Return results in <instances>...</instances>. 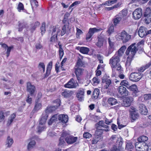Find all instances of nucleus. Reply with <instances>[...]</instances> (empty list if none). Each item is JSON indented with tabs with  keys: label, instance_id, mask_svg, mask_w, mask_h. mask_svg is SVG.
<instances>
[{
	"label": "nucleus",
	"instance_id": "obj_15",
	"mask_svg": "<svg viewBox=\"0 0 151 151\" xmlns=\"http://www.w3.org/2000/svg\"><path fill=\"white\" fill-rule=\"evenodd\" d=\"M84 90L82 88H80L78 91L76 96L78 101H81L84 100Z\"/></svg>",
	"mask_w": 151,
	"mask_h": 151
},
{
	"label": "nucleus",
	"instance_id": "obj_21",
	"mask_svg": "<svg viewBox=\"0 0 151 151\" xmlns=\"http://www.w3.org/2000/svg\"><path fill=\"white\" fill-rule=\"evenodd\" d=\"M139 110L140 112L142 114L146 115L147 113V110L146 106L142 104H140L139 105Z\"/></svg>",
	"mask_w": 151,
	"mask_h": 151
},
{
	"label": "nucleus",
	"instance_id": "obj_36",
	"mask_svg": "<svg viewBox=\"0 0 151 151\" xmlns=\"http://www.w3.org/2000/svg\"><path fill=\"white\" fill-rule=\"evenodd\" d=\"M58 115L56 114L53 115L50 119L48 124L49 125H51L52 122L57 121L58 120Z\"/></svg>",
	"mask_w": 151,
	"mask_h": 151
},
{
	"label": "nucleus",
	"instance_id": "obj_23",
	"mask_svg": "<svg viewBox=\"0 0 151 151\" xmlns=\"http://www.w3.org/2000/svg\"><path fill=\"white\" fill-rule=\"evenodd\" d=\"M83 71V69L79 68H76L75 70V73L78 82L81 80V76L82 74Z\"/></svg>",
	"mask_w": 151,
	"mask_h": 151
},
{
	"label": "nucleus",
	"instance_id": "obj_17",
	"mask_svg": "<svg viewBox=\"0 0 151 151\" xmlns=\"http://www.w3.org/2000/svg\"><path fill=\"white\" fill-rule=\"evenodd\" d=\"M79 86L78 84L77 83H75L73 78H71L70 80L67 83V88H76Z\"/></svg>",
	"mask_w": 151,
	"mask_h": 151
},
{
	"label": "nucleus",
	"instance_id": "obj_54",
	"mask_svg": "<svg viewBox=\"0 0 151 151\" xmlns=\"http://www.w3.org/2000/svg\"><path fill=\"white\" fill-rule=\"evenodd\" d=\"M105 82L106 85H105L104 87L106 89H107L111 84V81L110 79H107L105 81Z\"/></svg>",
	"mask_w": 151,
	"mask_h": 151
},
{
	"label": "nucleus",
	"instance_id": "obj_1",
	"mask_svg": "<svg viewBox=\"0 0 151 151\" xmlns=\"http://www.w3.org/2000/svg\"><path fill=\"white\" fill-rule=\"evenodd\" d=\"M54 103H55V105L54 106L48 107L47 109L46 110V112L43 113L41 118L39 124L41 125H43L45 124L47 120L48 117V115L47 112L50 111V109H52L53 110H55L56 109L58 106L60 105V100L59 99H57L54 101Z\"/></svg>",
	"mask_w": 151,
	"mask_h": 151
},
{
	"label": "nucleus",
	"instance_id": "obj_5",
	"mask_svg": "<svg viewBox=\"0 0 151 151\" xmlns=\"http://www.w3.org/2000/svg\"><path fill=\"white\" fill-rule=\"evenodd\" d=\"M102 30V29L101 28L97 29L96 28H90L86 35V40L87 41H90L92 39V36L95 33L101 31Z\"/></svg>",
	"mask_w": 151,
	"mask_h": 151
},
{
	"label": "nucleus",
	"instance_id": "obj_3",
	"mask_svg": "<svg viewBox=\"0 0 151 151\" xmlns=\"http://www.w3.org/2000/svg\"><path fill=\"white\" fill-rule=\"evenodd\" d=\"M138 49L137 47V45L136 44H132L129 46L125 52L126 55H129L130 57H133L135 55Z\"/></svg>",
	"mask_w": 151,
	"mask_h": 151
},
{
	"label": "nucleus",
	"instance_id": "obj_11",
	"mask_svg": "<svg viewBox=\"0 0 151 151\" xmlns=\"http://www.w3.org/2000/svg\"><path fill=\"white\" fill-rule=\"evenodd\" d=\"M135 147L136 148L141 149L142 151H147L148 149V145L145 142L141 143L136 142Z\"/></svg>",
	"mask_w": 151,
	"mask_h": 151
},
{
	"label": "nucleus",
	"instance_id": "obj_50",
	"mask_svg": "<svg viewBox=\"0 0 151 151\" xmlns=\"http://www.w3.org/2000/svg\"><path fill=\"white\" fill-rule=\"evenodd\" d=\"M92 81L93 83V85L95 86L99 83L100 80L97 78L94 77L92 79Z\"/></svg>",
	"mask_w": 151,
	"mask_h": 151
},
{
	"label": "nucleus",
	"instance_id": "obj_52",
	"mask_svg": "<svg viewBox=\"0 0 151 151\" xmlns=\"http://www.w3.org/2000/svg\"><path fill=\"white\" fill-rule=\"evenodd\" d=\"M120 84L122 86H124L127 88H128V86H129L128 82L125 80L122 81Z\"/></svg>",
	"mask_w": 151,
	"mask_h": 151
},
{
	"label": "nucleus",
	"instance_id": "obj_49",
	"mask_svg": "<svg viewBox=\"0 0 151 151\" xmlns=\"http://www.w3.org/2000/svg\"><path fill=\"white\" fill-rule=\"evenodd\" d=\"M40 30L41 34L42 35L45 33L46 31L45 24V22L42 23V26L40 28Z\"/></svg>",
	"mask_w": 151,
	"mask_h": 151
},
{
	"label": "nucleus",
	"instance_id": "obj_24",
	"mask_svg": "<svg viewBox=\"0 0 151 151\" xmlns=\"http://www.w3.org/2000/svg\"><path fill=\"white\" fill-rule=\"evenodd\" d=\"M77 50L80 52L84 54H87L89 51V49L88 48L83 47H76Z\"/></svg>",
	"mask_w": 151,
	"mask_h": 151
},
{
	"label": "nucleus",
	"instance_id": "obj_16",
	"mask_svg": "<svg viewBox=\"0 0 151 151\" xmlns=\"http://www.w3.org/2000/svg\"><path fill=\"white\" fill-rule=\"evenodd\" d=\"M131 118L134 120H135L139 117V114L135 111V108L133 107H131L129 109Z\"/></svg>",
	"mask_w": 151,
	"mask_h": 151
},
{
	"label": "nucleus",
	"instance_id": "obj_12",
	"mask_svg": "<svg viewBox=\"0 0 151 151\" xmlns=\"http://www.w3.org/2000/svg\"><path fill=\"white\" fill-rule=\"evenodd\" d=\"M66 141V132H63L59 139L58 145L61 147H63L65 144Z\"/></svg>",
	"mask_w": 151,
	"mask_h": 151
},
{
	"label": "nucleus",
	"instance_id": "obj_60",
	"mask_svg": "<svg viewBox=\"0 0 151 151\" xmlns=\"http://www.w3.org/2000/svg\"><path fill=\"white\" fill-rule=\"evenodd\" d=\"M144 98L145 100H147L151 99V93L145 94L144 96Z\"/></svg>",
	"mask_w": 151,
	"mask_h": 151
},
{
	"label": "nucleus",
	"instance_id": "obj_37",
	"mask_svg": "<svg viewBox=\"0 0 151 151\" xmlns=\"http://www.w3.org/2000/svg\"><path fill=\"white\" fill-rule=\"evenodd\" d=\"M17 10L19 12L23 11L26 12V10L24 9V5L21 2H19L18 5Z\"/></svg>",
	"mask_w": 151,
	"mask_h": 151
},
{
	"label": "nucleus",
	"instance_id": "obj_53",
	"mask_svg": "<svg viewBox=\"0 0 151 151\" xmlns=\"http://www.w3.org/2000/svg\"><path fill=\"white\" fill-rule=\"evenodd\" d=\"M59 55H60V58L61 60L63 55L64 52L63 50V48L61 47V46L60 45H59Z\"/></svg>",
	"mask_w": 151,
	"mask_h": 151
},
{
	"label": "nucleus",
	"instance_id": "obj_32",
	"mask_svg": "<svg viewBox=\"0 0 151 151\" xmlns=\"http://www.w3.org/2000/svg\"><path fill=\"white\" fill-rule=\"evenodd\" d=\"M126 49V47L125 45L122 46L120 49L118 50V52L115 53L117 54L118 55L121 57L123 54L125 50Z\"/></svg>",
	"mask_w": 151,
	"mask_h": 151
},
{
	"label": "nucleus",
	"instance_id": "obj_31",
	"mask_svg": "<svg viewBox=\"0 0 151 151\" xmlns=\"http://www.w3.org/2000/svg\"><path fill=\"white\" fill-rule=\"evenodd\" d=\"M13 142L14 141L9 136H8L6 142V145H7V147H10Z\"/></svg>",
	"mask_w": 151,
	"mask_h": 151
},
{
	"label": "nucleus",
	"instance_id": "obj_35",
	"mask_svg": "<svg viewBox=\"0 0 151 151\" xmlns=\"http://www.w3.org/2000/svg\"><path fill=\"white\" fill-rule=\"evenodd\" d=\"M65 115L64 114H61L59 115H58V119L60 121L62 124H65L66 117Z\"/></svg>",
	"mask_w": 151,
	"mask_h": 151
},
{
	"label": "nucleus",
	"instance_id": "obj_57",
	"mask_svg": "<svg viewBox=\"0 0 151 151\" xmlns=\"http://www.w3.org/2000/svg\"><path fill=\"white\" fill-rule=\"evenodd\" d=\"M38 67L40 69L42 68L43 72H44L45 70V65L44 63L42 62L40 63L38 65Z\"/></svg>",
	"mask_w": 151,
	"mask_h": 151
},
{
	"label": "nucleus",
	"instance_id": "obj_20",
	"mask_svg": "<svg viewBox=\"0 0 151 151\" xmlns=\"http://www.w3.org/2000/svg\"><path fill=\"white\" fill-rule=\"evenodd\" d=\"M138 34L142 38L146 36L147 35V34L145 28L142 26L140 27L138 30Z\"/></svg>",
	"mask_w": 151,
	"mask_h": 151
},
{
	"label": "nucleus",
	"instance_id": "obj_6",
	"mask_svg": "<svg viewBox=\"0 0 151 151\" xmlns=\"http://www.w3.org/2000/svg\"><path fill=\"white\" fill-rule=\"evenodd\" d=\"M143 76V74L140 73H132L130 75L129 78L131 81L137 82L139 81Z\"/></svg>",
	"mask_w": 151,
	"mask_h": 151
},
{
	"label": "nucleus",
	"instance_id": "obj_8",
	"mask_svg": "<svg viewBox=\"0 0 151 151\" xmlns=\"http://www.w3.org/2000/svg\"><path fill=\"white\" fill-rule=\"evenodd\" d=\"M97 41L96 43V45L99 47H101L103 45L104 42H106V38L103 35L100 34L97 37Z\"/></svg>",
	"mask_w": 151,
	"mask_h": 151
},
{
	"label": "nucleus",
	"instance_id": "obj_9",
	"mask_svg": "<svg viewBox=\"0 0 151 151\" xmlns=\"http://www.w3.org/2000/svg\"><path fill=\"white\" fill-rule=\"evenodd\" d=\"M69 131L67 132V143L68 144H73L76 142L77 139V137H75L73 135H69L70 134Z\"/></svg>",
	"mask_w": 151,
	"mask_h": 151
},
{
	"label": "nucleus",
	"instance_id": "obj_55",
	"mask_svg": "<svg viewBox=\"0 0 151 151\" xmlns=\"http://www.w3.org/2000/svg\"><path fill=\"white\" fill-rule=\"evenodd\" d=\"M76 37L77 38H79L80 35L83 33V32L81 30L78 28H76Z\"/></svg>",
	"mask_w": 151,
	"mask_h": 151
},
{
	"label": "nucleus",
	"instance_id": "obj_38",
	"mask_svg": "<svg viewBox=\"0 0 151 151\" xmlns=\"http://www.w3.org/2000/svg\"><path fill=\"white\" fill-rule=\"evenodd\" d=\"M102 137L101 136H96L93 138L92 141V143L93 144L96 143L98 141L102 139Z\"/></svg>",
	"mask_w": 151,
	"mask_h": 151
},
{
	"label": "nucleus",
	"instance_id": "obj_14",
	"mask_svg": "<svg viewBox=\"0 0 151 151\" xmlns=\"http://www.w3.org/2000/svg\"><path fill=\"white\" fill-rule=\"evenodd\" d=\"M119 94L122 96H127L128 94V91L126 88L122 86H121L118 88Z\"/></svg>",
	"mask_w": 151,
	"mask_h": 151
},
{
	"label": "nucleus",
	"instance_id": "obj_39",
	"mask_svg": "<svg viewBox=\"0 0 151 151\" xmlns=\"http://www.w3.org/2000/svg\"><path fill=\"white\" fill-rule=\"evenodd\" d=\"M121 20H122V19L118 15L116 16L113 20L114 25H116L118 24L119 23V22Z\"/></svg>",
	"mask_w": 151,
	"mask_h": 151
},
{
	"label": "nucleus",
	"instance_id": "obj_7",
	"mask_svg": "<svg viewBox=\"0 0 151 151\" xmlns=\"http://www.w3.org/2000/svg\"><path fill=\"white\" fill-rule=\"evenodd\" d=\"M60 31V29L58 27H53L52 34V36L50 38V41L52 43H56L57 42V35Z\"/></svg>",
	"mask_w": 151,
	"mask_h": 151
},
{
	"label": "nucleus",
	"instance_id": "obj_59",
	"mask_svg": "<svg viewBox=\"0 0 151 151\" xmlns=\"http://www.w3.org/2000/svg\"><path fill=\"white\" fill-rule=\"evenodd\" d=\"M97 57L99 61V63H103V56H102L100 54H99L97 55Z\"/></svg>",
	"mask_w": 151,
	"mask_h": 151
},
{
	"label": "nucleus",
	"instance_id": "obj_40",
	"mask_svg": "<svg viewBox=\"0 0 151 151\" xmlns=\"http://www.w3.org/2000/svg\"><path fill=\"white\" fill-rule=\"evenodd\" d=\"M121 146H119L118 148L117 146L115 145H113L109 151H122V150L120 147Z\"/></svg>",
	"mask_w": 151,
	"mask_h": 151
},
{
	"label": "nucleus",
	"instance_id": "obj_26",
	"mask_svg": "<svg viewBox=\"0 0 151 151\" xmlns=\"http://www.w3.org/2000/svg\"><path fill=\"white\" fill-rule=\"evenodd\" d=\"M36 137L31 138L30 139V142L28 145V149H30L33 147L35 145L36 143L35 139L36 138Z\"/></svg>",
	"mask_w": 151,
	"mask_h": 151
},
{
	"label": "nucleus",
	"instance_id": "obj_45",
	"mask_svg": "<svg viewBox=\"0 0 151 151\" xmlns=\"http://www.w3.org/2000/svg\"><path fill=\"white\" fill-rule=\"evenodd\" d=\"M66 62V58H64L61 62L60 64L61 68L62 70H65V65Z\"/></svg>",
	"mask_w": 151,
	"mask_h": 151
},
{
	"label": "nucleus",
	"instance_id": "obj_4",
	"mask_svg": "<svg viewBox=\"0 0 151 151\" xmlns=\"http://www.w3.org/2000/svg\"><path fill=\"white\" fill-rule=\"evenodd\" d=\"M116 37L117 38L122 40L124 43L128 42L130 39L131 36L125 31H123L121 33L118 34L116 36Z\"/></svg>",
	"mask_w": 151,
	"mask_h": 151
},
{
	"label": "nucleus",
	"instance_id": "obj_33",
	"mask_svg": "<svg viewBox=\"0 0 151 151\" xmlns=\"http://www.w3.org/2000/svg\"><path fill=\"white\" fill-rule=\"evenodd\" d=\"M108 103L111 106L115 105L117 103L116 99H115L111 97L109 98L108 100Z\"/></svg>",
	"mask_w": 151,
	"mask_h": 151
},
{
	"label": "nucleus",
	"instance_id": "obj_27",
	"mask_svg": "<svg viewBox=\"0 0 151 151\" xmlns=\"http://www.w3.org/2000/svg\"><path fill=\"white\" fill-rule=\"evenodd\" d=\"M151 65V62H150L147 63L141 67L139 69V71L143 72L146 69L148 68Z\"/></svg>",
	"mask_w": 151,
	"mask_h": 151
},
{
	"label": "nucleus",
	"instance_id": "obj_10",
	"mask_svg": "<svg viewBox=\"0 0 151 151\" xmlns=\"http://www.w3.org/2000/svg\"><path fill=\"white\" fill-rule=\"evenodd\" d=\"M110 142L113 143L115 142L119 143V146H121L122 145V139L121 137H117L116 135H112L111 138L109 139Z\"/></svg>",
	"mask_w": 151,
	"mask_h": 151
},
{
	"label": "nucleus",
	"instance_id": "obj_47",
	"mask_svg": "<svg viewBox=\"0 0 151 151\" xmlns=\"http://www.w3.org/2000/svg\"><path fill=\"white\" fill-rule=\"evenodd\" d=\"M144 17H145L144 21L146 24H148L151 22V15L148 16H144Z\"/></svg>",
	"mask_w": 151,
	"mask_h": 151
},
{
	"label": "nucleus",
	"instance_id": "obj_51",
	"mask_svg": "<svg viewBox=\"0 0 151 151\" xmlns=\"http://www.w3.org/2000/svg\"><path fill=\"white\" fill-rule=\"evenodd\" d=\"M30 1L32 8L35 6H38V3L37 0H30Z\"/></svg>",
	"mask_w": 151,
	"mask_h": 151
},
{
	"label": "nucleus",
	"instance_id": "obj_42",
	"mask_svg": "<svg viewBox=\"0 0 151 151\" xmlns=\"http://www.w3.org/2000/svg\"><path fill=\"white\" fill-rule=\"evenodd\" d=\"M15 116L16 115L14 114H13L11 115L7 124V126L11 124Z\"/></svg>",
	"mask_w": 151,
	"mask_h": 151
},
{
	"label": "nucleus",
	"instance_id": "obj_25",
	"mask_svg": "<svg viewBox=\"0 0 151 151\" xmlns=\"http://www.w3.org/2000/svg\"><path fill=\"white\" fill-rule=\"evenodd\" d=\"M52 66V62L50 61L48 63L47 68V70L45 75V77H47L50 74Z\"/></svg>",
	"mask_w": 151,
	"mask_h": 151
},
{
	"label": "nucleus",
	"instance_id": "obj_43",
	"mask_svg": "<svg viewBox=\"0 0 151 151\" xmlns=\"http://www.w3.org/2000/svg\"><path fill=\"white\" fill-rule=\"evenodd\" d=\"M134 147L133 145L131 142L127 143L126 144L125 148L127 150H129L130 151H131V150H132Z\"/></svg>",
	"mask_w": 151,
	"mask_h": 151
},
{
	"label": "nucleus",
	"instance_id": "obj_28",
	"mask_svg": "<svg viewBox=\"0 0 151 151\" xmlns=\"http://www.w3.org/2000/svg\"><path fill=\"white\" fill-rule=\"evenodd\" d=\"M103 124H104V122L103 121L101 120L99 121V122L95 125L96 129L100 131L104 130V129H102Z\"/></svg>",
	"mask_w": 151,
	"mask_h": 151
},
{
	"label": "nucleus",
	"instance_id": "obj_18",
	"mask_svg": "<svg viewBox=\"0 0 151 151\" xmlns=\"http://www.w3.org/2000/svg\"><path fill=\"white\" fill-rule=\"evenodd\" d=\"M27 91L29 92L31 96L33 95L35 92V88L34 86L32 85L30 82L27 83Z\"/></svg>",
	"mask_w": 151,
	"mask_h": 151
},
{
	"label": "nucleus",
	"instance_id": "obj_30",
	"mask_svg": "<svg viewBox=\"0 0 151 151\" xmlns=\"http://www.w3.org/2000/svg\"><path fill=\"white\" fill-rule=\"evenodd\" d=\"M38 100H37L35 101V107L33 110V111L35 112L37 111L40 109L42 107V104L41 103H37Z\"/></svg>",
	"mask_w": 151,
	"mask_h": 151
},
{
	"label": "nucleus",
	"instance_id": "obj_2",
	"mask_svg": "<svg viewBox=\"0 0 151 151\" xmlns=\"http://www.w3.org/2000/svg\"><path fill=\"white\" fill-rule=\"evenodd\" d=\"M117 54L115 53L109 60V63L112 68H116L117 70H120L121 69V66L119 63L120 57Z\"/></svg>",
	"mask_w": 151,
	"mask_h": 151
},
{
	"label": "nucleus",
	"instance_id": "obj_63",
	"mask_svg": "<svg viewBox=\"0 0 151 151\" xmlns=\"http://www.w3.org/2000/svg\"><path fill=\"white\" fill-rule=\"evenodd\" d=\"M5 118L4 113L2 111L0 112V122H2Z\"/></svg>",
	"mask_w": 151,
	"mask_h": 151
},
{
	"label": "nucleus",
	"instance_id": "obj_41",
	"mask_svg": "<svg viewBox=\"0 0 151 151\" xmlns=\"http://www.w3.org/2000/svg\"><path fill=\"white\" fill-rule=\"evenodd\" d=\"M99 89L98 88H96L93 91L92 96L95 99H97L99 96Z\"/></svg>",
	"mask_w": 151,
	"mask_h": 151
},
{
	"label": "nucleus",
	"instance_id": "obj_58",
	"mask_svg": "<svg viewBox=\"0 0 151 151\" xmlns=\"http://www.w3.org/2000/svg\"><path fill=\"white\" fill-rule=\"evenodd\" d=\"M92 135L88 132H85L83 134V137L87 139L91 138Z\"/></svg>",
	"mask_w": 151,
	"mask_h": 151
},
{
	"label": "nucleus",
	"instance_id": "obj_22",
	"mask_svg": "<svg viewBox=\"0 0 151 151\" xmlns=\"http://www.w3.org/2000/svg\"><path fill=\"white\" fill-rule=\"evenodd\" d=\"M127 88L130 91L133 92L134 93L132 94L133 96H137L136 93L138 92V91L137 86L136 85L133 84L128 87Z\"/></svg>",
	"mask_w": 151,
	"mask_h": 151
},
{
	"label": "nucleus",
	"instance_id": "obj_13",
	"mask_svg": "<svg viewBox=\"0 0 151 151\" xmlns=\"http://www.w3.org/2000/svg\"><path fill=\"white\" fill-rule=\"evenodd\" d=\"M142 14V9L140 8L136 9L132 13L133 17L135 19H139L141 18Z\"/></svg>",
	"mask_w": 151,
	"mask_h": 151
},
{
	"label": "nucleus",
	"instance_id": "obj_64",
	"mask_svg": "<svg viewBox=\"0 0 151 151\" xmlns=\"http://www.w3.org/2000/svg\"><path fill=\"white\" fill-rule=\"evenodd\" d=\"M103 130L102 131H100L99 130H98L97 129V130L95 132V135L96 136H101V135L102 134V132Z\"/></svg>",
	"mask_w": 151,
	"mask_h": 151
},
{
	"label": "nucleus",
	"instance_id": "obj_34",
	"mask_svg": "<svg viewBox=\"0 0 151 151\" xmlns=\"http://www.w3.org/2000/svg\"><path fill=\"white\" fill-rule=\"evenodd\" d=\"M148 139V137L145 136H142L137 139L138 143H141L145 142Z\"/></svg>",
	"mask_w": 151,
	"mask_h": 151
},
{
	"label": "nucleus",
	"instance_id": "obj_48",
	"mask_svg": "<svg viewBox=\"0 0 151 151\" xmlns=\"http://www.w3.org/2000/svg\"><path fill=\"white\" fill-rule=\"evenodd\" d=\"M108 40L110 48V49H112V51H113L114 48V43L111 41L110 37H109Z\"/></svg>",
	"mask_w": 151,
	"mask_h": 151
},
{
	"label": "nucleus",
	"instance_id": "obj_46",
	"mask_svg": "<svg viewBox=\"0 0 151 151\" xmlns=\"http://www.w3.org/2000/svg\"><path fill=\"white\" fill-rule=\"evenodd\" d=\"M151 15V10L149 7H147L144 14V16Z\"/></svg>",
	"mask_w": 151,
	"mask_h": 151
},
{
	"label": "nucleus",
	"instance_id": "obj_62",
	"mask_svg": "<svg viewBox=\"0 0 151 151\" xmlns=\"http://www.w3.org/2000/svg\"><path fill=\"white\" fill-rule=\"evenodd\" d=\"M40 24V23L38 22H36L34 24V26H33L31 29L32 31H34L35 29Z\"/></svg>",
	"mask_w": 151,
	"mask_h": 151
},
{
	"label": "nucleus",
	"instance_id": "obj_56",
	"mask_svg": "<svg viewBox=\"0 0 151 151\" xmlns=\"http://www.w3.org/2000/svg\"><path fill=\"white\" fill-rule=\"evenodd\" d=\"M74 93V91L70 90L67 91V97H70L71 98H72V96Z\"/></svg>",
	"mask_w": 151,
	"mask_h": 151
},
{
	"label": "nucleus",
	"instance_id": "obj_61",
	"mask_svg": "<svg viewBox=\"0 0 151 151\" xmlns=\"http://www.w3.org/2000/svg\"><path fill=\"white\" fill-rule=\"evenodd\" d=\"M84 65L83 63L80 59L78 60L77 63V66L78 67H82Z\"/></svg>",
	"mask_w": 151,
	"mask_h": 151
},
{
	"label": "nucleus",
	"instance_id": "obj_44",
	"mask_svg": "<svg viewBox=\"0 0 151 151\" xmlns=\"http://www.w3.org/2000/svg\"><path fill=\"white\" fill-rule=\"evenodd\" d=\"M132 58L133 57H130L129 56L127 57L126 63V66L127 68H129L130 66Z\"/></svg>",
	"mask_w": 151,
	"mask_h": 151
},
{
	"label": "nucleus",
	"instance_id": "obj_29",
	"mask_svg": "<svg viewBox=\"0 0 151 151\" xmlns=\"http://www.w3.org/2000/svg\"><path fill=\"white\" fill-rule=\"evenodd\" d=\"M127 15V11L126 10H122L118 14L122 19V20H124L126 19V17Z\"/></svg>",
	"mask_w": 151,
	"mask_h": 151
},
{
	"label": "nucleus",
	"instance_id": "obj_19",
	"mask_svg": "<svg viewBox=\"0 0 151 151\" xmlns=\"http://www.w3.org/2000/svg\"><path fill=\"white\" fill-rule=\"evenodd\" d=\"M133 101V98L132 97H127L123 101V105L125 107H129L130 106Z\"/></svg>",
	"mask_w": 151,
	"mask_h": 151
}]
</instances>
